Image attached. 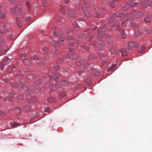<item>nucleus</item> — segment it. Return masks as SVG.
<instances>
[{
  "label": "nucleus",
  "mask_w": 152,
  "mask_h": 152,
  "mask_svg": "<svg viewBox=\"0 0 152 152\" xmlns=\"http://www.w3.org/2000/svg\"><path fill=\"white\" fill-rule=\"evenodd\" d=\"M0 46L1 47L5 46L1 49L0 51V53L1 55L5 54L7 51L9 49V48L7 46L5 41L4 39H1L0 40Z\"/></svg>",
  "instance_id": "nucleus-1"
},
{
  "label": "nucleus",
  "mask_w": 152,
  "mask_h": 152,
  "mask_svg": "<svg viewBox=\"0 0 152 152\" xmlns=\"http://www.w3.org/2000/svg\"><path fill=\"white\" fill-rule=\"evenodd\" d=\"M11 61V59L9 58L7 56H5L3 61L1 63V66L2 69L4 68V66L7 65L9 64Z\"/></svg>",
  "instance_id": "nucleus-2"
},
{
  "label": "nucleus",
  "mask_w": 152,
  "mask_h": 152,
  "mask_svg": "<svg viewBox=\"0 0 152 152\" xmlns=\"http://www.w3.org/2000/svg\"><path fill=\"white\" fill-rule=\"evenodd\" d=\"M137 43L134 42H130L128 43V48L129 50L132 49L133 48H137L138 47Z\"/></svg>",
  "instance_id": "nucleus-3"
},
{
  "label": "nucleus",
  "mask_w": 152,
  "mask_h": 152,
  "mask_svg": "<svg viewBox=\"0 0 152 152\" xmlns=\"http://www.w3.org/2000/svg\"><path fill=\"white\" fill-rule=\"evenodd\" d=\"M81 65L83 66L85 69L88 71V69L89 67V64L86 61L83 60H81L80 61Z\"/></svg>",
  "instance_id": "nucleus-4"
},
{
  "label": "nucleus",
  "mask_w": 152,
  "mask_h": 152,
  "mask_svg": "<svg viewBox=\"0 0 152 152\" xmlns=\"http://www.w3.org/2000/svg\"><path fill=\"white\" fill-rule=\"evenodd\" d=\"M60 12L63 15H64L66 14L65 10L66 7L63 5H61L60 7Z\"/></svg>",
  "instance_id": "nucleus-5"
},
{
  "label": "nucleus",
  "mask_w": 152,
  "mask_h": 152,
  "mask_svg": "<svg viewBox=\"0 0 152 152\" xmlns=\"http://www.w3.org/2000/svg\"><path fill=\"white\" fill-rule=\"evenodd\" d=\"M4 27L6 30H8L10 27V25L8 22L5 21L4 23Z\"/></svg>",
  "instance_id": "nucleus-6"
},
{
  "label": "nucleus",
  "mask_w": 152,
  "mask_h": 152,
  "mask_svg": "<svg viewBox=\"0 0 152 152\" xmlns=\"http://www.w3.org/2000/svg\"><path fill=\"white\" fill-rule=\"evenodd\" d=\"M92 73L94 76H98L99 75V72L94 69H91Z\"/></svg>",
  "instance_id": "nucleus-7"
},
{
  "label": "nucleus",
  "mask_w": 152,
  "mask_h": 152,
  "mask_svg": "<svg viewBox=\"0 0 152 152\" xmlns=\"http://www.w3.org/2000/svg\"><path fill=\"white\" fill-rule=\"evenodd\" d=\"M98 48L99 50H102L105 49V47L104 44L102 43L98 45Z\"/></svg>",
  "instance_id": "nucleus-8"
},
{
  "label": "nucleus",
  "mask_w": 152,
  "mask_h": 152,
  "mask_svg": "<svg viewBox=\"0 0 152 152\" xmlns=\"http://www.w3.org/2000/svg\"><path fill=\"white\" fill-rule=\"evenodd\" d=\"M120 51L122 56H126L127 55V53L126 50L124 49H121L120 50Z\"/></svg>",
  "instance_id": "nucleus-9"
},
{
  "label": "nucleus",
  "mask_w": 152,
  "mask_h": 152,
  "mask_svg": "<svg viewBox=\"0 0 152 152\" xmlns=\"http://www.w3.org/2000/svg\"><path fill=\"white\" fill-rule=\"evenodd\" d=\"M48 101L51 103L55 102L56 100L53 97L50 96L48 99Z\"/></svg>",
  "instance_id": "nucleus-10"
},
{
  "label": "nucleus",
  "mask_w": 152,
  "mask_h": 152,
  "mask_svg": "<svg viewBox=\"0 0 152 152\" xmlns=\"http://www.w3.org/2000/svg\"><path fill=\"white\" fill-rule=\"evenodd\" d=\"M145 21L148 23L150 22L152 20V17L151 16H147L145 18Z\"/></svg>",
  "instance_id": "nucleus-11"
},
{
  "label": "nucleus",
  "mask_w": 152,
  "mask_h": 152,
  "mask_svg": "<svg viewBox=\"0 0 152 152\" xmlns=\"http://www.w3.org/2000/svg\"><path fill=\"white\" fill-rule=\"evenodd\" d=\"M128 4L130 5V7H133L137 5V3L135 2L133 3L132 1H131L128 3Z\"/></svg>",
  "instance_id": "nucleus-12"
},
{
  "label": "nucleus",
  "mask_w": 152,
  "mask_h": 152,
  "mask_svg": "<svg viewBox=\"0 0 152 152\" xmlns=\"http://www.w3.org/2000/svg\"><path fill=\"white\" fill-rule=\"evenodd\" d=\"M92 80L91 78H87L85 80L86 83L88 85L90 86L91 84Z\"/></svg>",
  "instance_id": "nucleus-13"
},
{
  "label": "nucleus",
  "mask_w": 152,
  "mask_h": 152,
  "mask_svg": "<svg viewBox=\"0 0 152 152\" xmlns=\"http://www.w3.org/2000/svg\"><path fill=\"white\" fill-rule=\"evenodd\" d=\"M10 1L12 2L13 3H15V7L14 8H13L12 9L14 11H15V10L16 9V8L17 7V6L18 5L17 3L16 2L14 1V0H9Z\"/></svg>",
  "instance_id": "nucleus-14"
},
{
  "label": "nucleus",
  "mask_w": 152,
  "mask_h": 152,
  "mask_svg": "<svg viewBox=\"0 0 152 152\" xmlns=\"http://www.w3.org/2000/svg\"><path fill=\"white\" fill-rule=\"evenodd\" d=\"M110 52L113 54H116L117 53V51L114 48H111L110 50Z\"/></svg>",
  "instance_id": "nucleus-15"
},
{
  "label": "nucleus",
  "mask_w": 152,
  "mask_h": 152,
  "mask_svg": "<svg viewBox=\"0 0 152 152\" xmlns=\"http://www.w3.org/2000/svg\"><path fill=\"white\" fill-rule=\"evenodd\" d=\"M15 68V66H13L9 67L8 70V72L10 73H11L13 70Z\"/></svg>",
  "instance_id": "nucleus-16"
},
{
  "label": "nucleus",
  "mask_w": 152,
  "mask_h": 152,
  "mask_svg": "<svg viewBox=\"0 0 152 152\" xmlns=\"http://www.w3.org/2000/svg\"><path fill=\"white\" fill-rule=\"evenodd\" d=\"M84 13L88 17H90L92 15L88 12L87 11H84Z\"/></svg>",
  "instance_id": "nucleus-17"
},
{
  "label": "nucleus",
  "mask_w": 152,
  "mask_h": 152,
  "mask_svg": "<svg viewBox=\"0 0 152 152\" xmlns=\"http://www.w3.org/2000/svg\"><path fill=\"white\" fill-rule=\"evenodd\" d=\"M69 15L70 17L72 18L75 17L76 15V12H73L71 13H69Z\"/></svg>",
  "instance_id": "nucleus-18"
},
{
  "label": "nucleus",
  "mask_w": 152,
  "mask_h": 152,
  "mask_svg": "<svg viewBox=\"0 0 152 152\" xmlns=\"http://www.w3.org/2000/svg\"><path fill=\"white\" fill-rule=\"evenodd\" d=\"M61 85L64 86H67L68 85V82L65 80H63L61 83Z\"/></svg>",
  "instance_id": "nucleus-19"
},
{
  "label": "nucleus",
  "mask_w": 152,
  "mask_h": 152,
  "mask_svg": "<svg viewBox=\"0 0 152 152\" xmlns=\"http://www.w3.org/2000/svg\"><path fill=\"white\" fill-rule=\"evenodd\" d=\"M4 100L5 101H8L10 102H11L12 100V96H10L9 97H8L6 98H4Z\"/></svg>",
  "instance_id": "nucleus-20"
},
{
  "label": "nucleus",
  "mask_w": 152,
  "mask_h": 152,
  "mask_svg": "<svg viewBox=\"0 0 152 152\" xmlns=\"http://www.w3.org/2000/svg\"><path fill=\"white\" fill-rule=\"evenodd\" d=\"M18 123H17L16 122H12L11 123V126L13 127H16L18 125Z\"/></svg>",
  "instance_id": "nucleus-21"
},
{
  "label": "nucleus",
  "mask_w": 152,
  "mask_h": 152,
  "mask_svg": "<svg viewBox=\"0 0 152 152\" xmlns=\"http://www.w3.org/2000/svg\"><path fill=\"white\" fill-rule=\"evenodd\" d=\"M83 87V85L81 83H79L77 84V85L75 86V88H82Z\"/></svg>",
  "instance_id": "nucleus-22"
},
{
  "label": "nucleus",
  "mask_w": 152,
  "mask_h": 152,
  "mask_svg": "<svg viewBox=\"0 0 152 152\" xmlns=\"http://www.w3.org/2000/svg\"><path fill=\"white\" fill-rule=\"evenodd\" d=\"M143 15V14L142 12H138V13H137L136 15V16L137 17V18H139V17H140L141 16H142Z\"/></svg>",
  "instance_id": "nucleus-23"
},
{
  "label": "nucleus",
  "mask_w": 152,
  "mask_h": 152,
  "mask_svg": "<svg viewBox=\"0 0 152 152\" xmlns=\"http://www.w3.org/2000/svg\"><path fill=\"white\" fill-rule=\"evenodd\" d=\"M28 100L29 101V102H35L36 100V99L34 98H33V97H32L31 98H30V99H28Z\"/></svg>",
  "instance_id": "nucleus-24"
},
{
  "label": "nucleus",
  "mask_w": 152,
  "mask_h": 152,
  "mask_svg": "<svg viewBox=\"0 0 152 152\" xmlns=\"http://www.w3.org/2000/svg\"><path fill=\"white\" fill-rule=\"evenodd\" d=\"M31 59H37L38 58V57L37 55H34L31 57Z\"/></svg>",
  "instance_id": "nucleus-25"
},
{
  "label": "nucleus",
  "mask_w": 152,
  "mask_h": 152,
  "mask_svg": "<svg viewBox=\"0 0 152 152\" xmlns=\"http://www.w3.org/2000/svg\"><path fill=\"white\" fill-rule=\"evenodd\" d=\"M5 14L3 13H0V18L1 19L4 18H5Z\"/></svg>",
  "instance_id": "nucleus-26"
},
{
  "label": "nucleus",
  "mask_w": 152,
  "mask_h": 152,
  "mask_svg": "<svg viewBox=\"0 0 152 152\" xmlns=\"http://www.w3.org/2000/svg\"><path fill=\"white\" fill-rule=\"evenodd\" d=\"M25 110L26 112H28L29 110H31V109L29 106L25 107Z\"/></svg>",
  "instance_id": "nucleus-27"
},
{
  "label": "nucleus",
  "mask_w": 152,
  "mask_h": 152,
  "mask_svg": "<svg viewBox=\"0 0 152 152\" xmlns=\"http://www.w3.org/2000/svg\"><path fill=\"white\" fill-rule=\"evenodd\" d=\"M72 58L73 59H76L78 58V56L75 54H73L72 55Z\"/></svg>",
  "instance_id": "nucleus-28"
},
{
  "label": "nucleus",
  "mask_w": 152,
  "mask_h": 152,
  "mask_svg": "<svg viewBox=\"0 0 152 152\" xmlns=\"http://www.w3.org/2000/svg\"><path fill=\"white\" fill-rule=\"evenodd\" d=\"M85 6H86V7L87 8H89L91 6V5L89 4V3L88 2H85Z\"/></svg>",
  "instance_id": "nucleus-29"
},
{
  "label": "nucleus",
  "mask_w": 152,
  "mask_h": 152,
  "mask_svg": "<svg viewBox=\"0 0 152 152\" xmlns=\"http://www.w3.org/2000/svg\"><path fill=\"white\" fill-rule=\"evenodd\" d=\"M145 32L146 34H149L151 33L152 32V31L151 30L147 29L145 30Z\"/></svg>",
  "instance_id": "nucleus-30"
},
{
  "label": "nucleus",
  "mask_w": 152,
  "mask_h": 152,
  "mask_svg": "<svg viewBox=\"0 0 152 152\" xmlns=\"http://www.w3.org/2000/svg\"><path fill=\"white\" fill-rule=\"evenodd\" d=\"M83 47L86 50H89V47L88 46H87L85 45H83Z\"/></svg>",
  "instance_id": "nucleus-31"
},
{
  "label": "nucleus",
  "mask_w": 152,
  "mask_h": 152,
  "mask_svg": "<svg viewBox=\"0 0 152 152\" xmlns=\"http://www.w3.org/2000/svg\"><path fill=\"white\" fill-rule=\"evenodd\" d=\"M121 36L123 38H124L125 37V35L123 31H122L121 32Z\"/></svg>",
  "instance_id": "nucleus-32"
},
{
  "label": "nucleus",
  "mask_w": 152,
  "mask_h": 152,
  "mask_svg": "<svg viewBox=\"0 0 152 152\" xmlns=\"http://www.w3.org/2000/svg\"><path fill=\"white\" fill-rule=\"evenodd\" d=\"M94 15L95 17L97 18L99 17L100 16V15L99 13H94Z\"/></svg>",
  "instance_id": "nucleus-33"
},
{
  "label": "nucleus",
  "mask_w": 152,
  "mask_h": 152,
  "mask_svg": "<svg viewBox=\"0 0 152 152\" xmlns=\"http://www.w3.org/2000/svg\"><path fill=\"white\" fill-rule=\"evenodd\" d=\"M24 9L20 8L19 11V14H21V13L24 12Z\"/></svg>",
  "instance_id": "nucleus-34"
},
{
  "label": "nucleus",
  "mask_w": 152,
  "mask_h": 152,
  "mask_svg": "<svg viewBox=\"0 0 152 152\" xmlns=\"http://www.w3.org/2000/svg\"><path fill=\"white\" fill-rule=\"evenodd\" d=\"M144 50H145V48H142L140 50V51H139V53H142L144 51Z\"/></svg>",
  "instance_id": "nucleus-35"
},
{
  "label": "nucleus",
  "mask_w": 152,
  "mask_h": 152,
  "mask_svg": "<svg viewBox=\"0 0 152 152\" xmlns=\"http://www.w3.org/2000/svg\"><path fill=\"white\" fill-rule=\"evenodd\" d=\"M11 86H12L13 87H18V84H16L15 83H12L11 84Z\"/></svg>",
  "instance_id": "nucleus-36"
},
{
  "label": "nucleus",
  "mask_w": 152,
  "mask_h": 152,
  "mask_svg": "<svg viewBox=\"0 0 152 152\" xmlns=\"http://www.w3.org/2000/svg\"><path fill=\"white\" fill-rule=\"evenodd\" d=\"M55 87L57 89H59L61 87L59 85L58 83L56 84H55Z\"/></svg>",
  "instance_id": "nucleus-37"
},
{
  "label": "nucleus",
  "mask_w": 152,
  "mask_h": 152,
  "mask_svg": "<svg viewBox=\"0 0 152 152\" xmlns=\"http://www.w3.org/2000/svg\"><path fill=\"white\" fill-rule=\"evenodd\" d=\"M27 5L28 7V10H30V4L29 2H27Z\"/></svg>",
  "instance_id": "nucleus-38"
},
{
  "label": "nucleus",
  "mask_w": 152,
  "mask_h": 152,
  "mask_svg": "<svg viewBox=\"0 0 152 152\" xmlns=\"http://www.w3.org/2000/svg\"><path fill=\"white\" fill-rule=\"evenodd\" d=\"M142 7H144L146 6V4L144 2H142L140 4Z\"/></svg>",
  "instance_id": "nucleus-39"
},
{
  "label": "nucleus",
  "mask_w": 152,
  "mask_h": 152,
  "mask_svg": "<svg viewBox=\"0 0 152 152\" xmlns=\"http://www.w3.org/2000/svg\"><path fill=\"white\" fill-rule=\"evenodd\" d=\"M107 62V61L106 60H104L102 61V64L103 65H104Z\"/></svg>",
  "instance_id": "nucleus-40"
},
{
  "label": "nucleus",
  "mask_w": 152,
  "mask_h": 152,
  "mask_svg": "<svg viewBox=\"0 0 152 152\" xmlns=\"http://www.w3.org/2000/svg\"><path fill=\"white\" fill-rule=\"evenodd\" d=\"M23 62H24L25 63H26L27 62L28 63L29 62V60L27 59H25L23 60Z\"/></svg>",
  "instance_id": "nucleus-41"
},
{
  "label": "nucleus",
  "mask_w": 152,
  "mask_h": 152,
  "mask_svg": "<svg viewBox=\"0 0 152 152\" xmlns=\"http://www.w3.org/2000/svg\"><path fill=\"white\" fill-rule=\"evenodd\" d=\"M50 111V109L49 108H47L45 110V112H47L49 113Z\"/></svg>",
  "instance_id": "nucleus-42"
},
{
  "label": "nucleus",
  "mask_w": 152,
  "mask_h": 152,
  "mask_svg": "<svg viewBox=\"0 0 152 152\" xmlns=\"http://www.w3.org/2000/svg\"><path fill=\"white\" fill-rule=\"evenodd\" d=\"M5 115V114L4 113L0 111V115L3 116Z\"/></svg>",
  "instance_id": "nucleus-43"
},
{
  "label": "nucleus",
  "mask_w": 152,
  "mask_h": 152,
  "mask_svg": "<svg viewBox=\"0 0 152 152\" xmlns=\"http://www.w3.org/2000/svg\"><path fill=\"white\" fill-rule=\"evenodd\" d=\"M73 25L74 27L75 28H77L78 27V25L77 24V23H75V22H74V23H73Z\"/></svg>",
  "instance_id": "nucleus-44"
},
{
  "label": "nucleus",
  "mask_w": 152,
  "mask_h": 152,
  "mask_svg": "<svg viewBox=\"0 0 152 152\" xmlns=\"http://www.w3.org/2000/svg\"><path fill=\"white\" fill-rule=\"evenodd\" d=\"M26 56V53H23L21 55L20 57H20H25V56Z\"/></svg>",
  "instance_id": "nucleus-45"
},
{
  "label": "nucleus",
  "mask_w": 152,
  "mask_h": 152,
  "mask_svg": "<svg viewBox=\"0 0 152 152\" xmlns=\"http://www.w3.org/2000/svg\"><path fill=\"white\" fill-rule=\"evenodd\" d=\"M31 19V18L30 17H27L26 18V21L28 22Z\"/></svg>",
  "instance_id": "nucleus-46"
},
{
  "label": "nucleus",
  "mask_w": 152,
  "mask_h": 152,
  "mask_svg": "<svg viewBox=\"0 0 152 152\" xmlns=\"http://www.w3.org/2000/svg\"><path fill=\"white\" fill-rule=\"evenodd\" d=\"M55 76L57 77V78H60V76L57 73H55Z\"/></svg>",
  "instance_id": "nucleus-47"
},
{
  "label": "nucleus",
  "mask_w": 152,
  "mask_h": 152,
  "mask_svg": "<svg viewBox=\"0 0 152 152\" xmlns=\"http://www.w3.org/2000/svg\"><path fill=\"white\" fill-rule=\"evenodd\" d=\"M16 111L18 112V114L20 113V110L19 108H16Z\"/></svg>",
  "instance_id": "nucleus-48"
},
{
  "label": "nucleus",
  "mask_w": 152,
  "mask_h": 152,
  "mask_svg": "<svg viewBox=\"0 0 152 152\" xmlns=\"http://www.w3.org/2000/svg\"><path fill=\"white\" fill-rule=\"evenodd\" d=\"M3 31H0V37H1L3 35Z\"/></svg>",
  "instance_id": "nucleus-49"
},
{
  "label": "nucleus",
  "mask_w": 152,
  "mask_h": 152,
  "mask_svg": "<svg viewBox=\"0 0 152 152\" xmlns=\"http://www.w3.org/2000/svg\"><path fill=\"white\" fill-rule=\"evenodd\" d=\"M18 99H23V96H18Z\"/></svg>",
  "instance_id": "nucleus-50"
},
{
  "label": "nucleus",
  "mask_w": 152,
  "mask_h": 152,
  "mask_svg": "<svg viewBox=\"0 0 152 152\" xmlns=\"http://www.w3.org/2000/svg\"><path fill=\"white\" fill-rule=\"evenodd\" d=\"M12 93H10V95H15V94H16V93L14 91L13 92H12Z\"/></svg>",
  "instance_id": "nucleus-51"
},
{
  "label": "nucleus",
  "mask_w": 152,
  "mask_h": 152,
  "mask_svg": "<svg viewBox=\"0 0 152 152\" xmlns=\"http://www.w3.org/2000/svg\"><path fill=\"white\" fill-rule=\"evenodd\" d=\"M99 56L101 57V58H103L104 57H105V56L104 55L102 54H99Z\"/></svg>",
  "instance_id": "nucleus-52"
},
{
  "label": "nucleus",
  "mask_w": 152,
  "mask_h": 152,
  "mask_svg": "<svg viewBox=\"0 0 152 152\" xmlns=\"http://www.w3.org/2000/svg\"><path fill=\"white\" fill-rule=\"evenodd\" d=\"M87 38H88V39H89V40L91 41V40H92L93 37L92 36H91L89 38L88 37H87Z\"/></svg>",
  "instance_id": "nucleus-53"
},
{
  "label": "nucleus",
  "mask_w": 152,
  "mask_h": 152,
  "mask_svg": "<svg viewBox=\"0 0 152 152\" xmlns=\"http://www.w3.org/2000/svg\"><path fill=\"white\" fill-rule=\"evenodd\" d=\"M65 94V93L64 92V91H62V92L59 95H64V94Z\"/></svg>",
  "instance_id": "nucleus-54"
},
{
  "label": "nucleus",
  "mask_w": 152,
  "mask_h": 152,
  "mask_svg": "<svg viewBox=\"0 0 152 152\" xmlns=\"http://www.w3.org/2000/svg\"><path fill=\"white\" fill-rule=\"evenodd\" d=\"M59 68V67L58 66H55V69L56 70H57Z\"/></svg>",
  "instance_id": "nucleus-55"
},
{
  "label": "nucleus",
  "mask_w": 152,
  "mask_h": 152,
  "mask_svg": "<svg viewBox=\"0 0 152 152\" xmlns=\"http://www.w3.org/2000/svg\"><path fill=\"white\" fill-rule=\"evenodd\" d=\"M98 35H100V34H101V31H101V30H100L99 29L98 31Z\"/></svg>",
  "instance_id": "nucleus-56"
},
{
  "label": "nucleus",
  "mask_w": 152,
  "mask_h": 152,
  "mask_svg": "<svg viewBox=\"0 0 152 152\" xmlns=\"http://www.w3.org/2000/svg\"><path fill=\"white\" fill-rule=\"evenodd\" d=\"M125 21L122 22V26L123 27H124L125 26Z\"/></svg>",
  "instance_id": "nucleus-57"
},
{
  "label": "nucleus",
  "mask_w": 152,
  "mask_h": 152,
  "mask_svg": "<svg viewBox=\"0 0 152 152\" xmlns=\"http://www.w3.org/2000/svg\"><path fill=\"white\" fill-rule=\"evenodd\" d=\"M91 5L92 6V7L95 9H96V6L94 5L93 4H91Z\"/></svg>",
  "instance_id": "nucleus-58"
},
{
  "label": "nucleus",
  "mask_w": 152,
  "mask_h": 152,
  "mask_svg": "<svg viewBox=\"0 0 152 152\" xmlns=\"http://www.w3.org/2000/svg\"><path fill=\"white\" fill-rule=\"evenodd\" d=\"M92 44L93 45H95L96 44V42L95 41H94L92 42Z\"/></svg>",
  "instance_id": "nucleus-59"
},
{
  "label": "nucleus",
  "mask_w": 152,
  "mask_h": 152,
  "mask_svg": "<svg viewBox=\"0 0 152 152\" xmlns=\"http://www.w3.org/2000/svg\"><path fill=\"white\" fill-rule=\"evenodd\" d=\"M110 4V6L112 7H114L115 6V5L113 4Z\"/></svg>",
  "instance_id": "nucleus-60"
},
{
  "label": "nucleus",
  "mask_w": 152,
  "mask_h": 152,
  "mask_svg": "<svg viewBox=\"0 0 152 152\" xmlns=\"http://www.w3.org/2000/svg\"><path fill=\"white\" fill-rule=\"evenodd\" d=\"M69 50L70 52H73V48H70L69 49Z\"/></svg>",
  "instance_id": "nucleus-61"
},
{
  "label": "nucleus",
  "mask_w": 152,
  "mask_h": 152,
  "mask_svg": "<svg viewBox=\"0 0 152 152\" xmlns=\"http://www.w3.org/2000/svg\"><path fill=\"white\" fill-rule=\"evenodd\" d=\"M63 98H65V96H61L60 97V99H62Z\"/></svg>",
  "instance_id": "nucleus-62"
},
{
  "label": "nucleus",
  "mask_w": 152,
  "mask_h": 152,
  "mask_svg": "<svg viewBox=\"0 0 152 152\" xmlns=\"http://www.w3.org/2000/svg\"><path fill=\"white\" fill-rule=\"evenodd\" d=\"M123 15V14H120L118 15V17H121Z\"/></svg>",
  "instance_id": "nucleus-63"
},
{
  "label": "nucleus",
  "mask_w": 152,
  "mask_h": 152,
  "mask_svg": "<svg viewBox=\"0 0 152 152\" xmlns=\"http://www.w3.org/2000/svg\"><path fill=\"white\" fill-rule=\"evenodd\" d=\"M66 3L68 4V2L69 1V0H64Z\"/></svg>",
  "instance_id": "nucleus-64"
}]
</instances>
